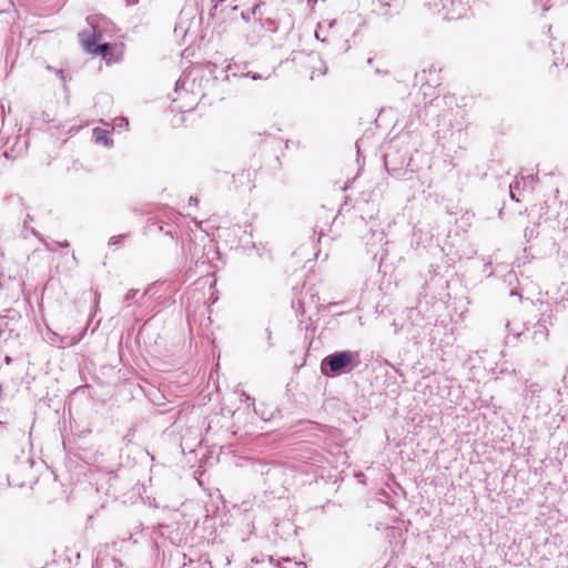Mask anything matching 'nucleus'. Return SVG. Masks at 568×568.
Returning <instances> with one entry per match:
<instances>
[{"label":"nucleus","mask_w":568,"mask_h":568,"mask_svg":"<svg viewBox=\"0 0 568 568\" xmlns=\"http://www.w3.org/2000/svg\"><path fill=\"white\" fill-rule=\"evenodd\" d=\"M361 364V356L355 351H342L327 355L321 364L324 375L348 373Z\"/></svg>","instance_id":"f257e3e1"},{"label":"nucleus","mask_w":568,"mask_h":568,"mask_svg":"<svg viewBox=\"0 0 568 568\" xmlns=\"http://www.w3.org/2000/svg\"><path fill=\"white\" fill-rule=\"evenodd\" d=\"M101 19L98 17H88V28L79 33L80 41L84 49L93 55H102L106 58V53L110 49L109 43L98 44V41L102 38L100 28Z\"/></svg>","instance_id":"f03ea898"},{"label":"nucleus","mask_w":568,"mask_h":568,"mask_svg":"<svg viewBox=\"0 0 568 568\" xmlns=\"http://www.w3.org/2000/svg\"><path fill=\"white\" fill-rule=\"evenodd\" d=\"M429 6L447 20L460 19L469 10L468 3L463 0H432Z\"/></svg>","instance_id":"7ed1b4c3"},{"label":"nucleus","mask_w":568,"mask_h":568,"mask_svg":"<svg viewBox=\"0 0 568 568\" xmlns=\"http://www.w3.org/2000/svg\"><path fill=\"white\" fill-rule=\"evenodd\" d=\"M531 338L536 344L545 343L548 339V328L544 321H539L534 326Z\"/></svg>","instance_id":"20e7f679"},{"label":"nucleus","mask_w":568,"mask_h":568,"mask_svg":"<svg viewBox=\"0 0 568 568\" xmlns=\"http://www.w3.org/2000/svg\"><path fill=\"white\" fill-rule=\"evenodd\" d=\"M247 568H281L278 562L272 557L261 558V559H252Z\"/></svg>","instance_id":"39448f33"},{"label":"nucleus","mask_w":568,"mask_h":568,"mask_svg":"<svg viewBox=\"0 0 568 568\" xmlns=\"http://www.w3.org/2000/svg\"><path fill=\"white\" fill-rule=\"evenodd\" d=\"M93 136L98 144H103L108 148L113 145V140L109 136V131L95 128L93 129Z\"/></svg>","instance_id":"423d86ee"},{"label":"nucleus","mask_w":568,"mask_h":568,"mask_svg":"<svg viewBox=\"0 0 568 568\" xmlns=\"http://www.w3.org/2000/svg\"><path fill=\"white\" fill-rule=\"evenodd\" d=\"M184 87H185V80L184 79H179L176 81V83H175V89H174V93L178 94L179 97L178 98H172L173 102H178L184 95L185 97L189 95V91Z\"/></svg>","instance_id":"0eeeda50"},{"label":"nucleus","mask_w":568,"mask_h":568,"mask_svg":"<svg viewBox=\"0 0 568 568\" xmlns=\"http://www.w3.org/2000/svg\"><path fill=\"white\" fill-rule=\"evenodd\" d=\"M7 282H12V284H16L17 286H19V283L17 282V278H16V274H12L11 272H9L6 275L3 272H1L0 273V287L8 286Z\"/></svg>","instance_id":"6e6552de"},{"label":"nucleus","mask_w":568,"mask_h":568,"mask_svg":"<svg viewBox=\"0 0 568 568\" xmlns=\"http://www.w3.org/2000/svg\"><path fill=\"white\" fill-rule=\"evenodd\" d=\"M245 75L250 77L252 80H265V79H268L271 77V73L264 75L262 73L247 72Z\"/></svg>","instance_id":"1a4fd4ad"},{"label":"nucleus","mask_w":568,"mask_h":568,"mask_svg":"<svg viewBox=\"0 0 568 568\" xmlns=\"http://www.w3.org/2000/svg\"><path fill=\"white\" fill-rule=\"evenodd\" d=\"M128 125H129V122L125 118H119V119L114 120L113 129L126 128Z\"/></svg>","instance_id":"9d476101"},{"label":"nucleus","mask_w":568,"mask_h":568,"mask_svg":"<svg viewBox=\"0 0 568 568\" xmlns=\"http://www.w3.org/2000/svg\"><path fill=\"white\" fill-rule=\"evenodd\" d=\"M196 100V97H193L192 98V101L190 103H181L178 105V108L181 110V111H187V110H191L193 108V104Z\"/></svg>","instance_id":"9b49d317"},{"label":"nucleus","mask_w":568,"mask_h":568,"mask_svg":"<svg viewBox=\"0 0 568 568\" xmlns=\"http://www.w3.org/2000/svg\"><path fill=\"white\" fill-rule=\"evenodd\" d=\"M139 293L138 290H130L125 296L124 301L128 303V305H131V301L135 297V295Z\"/></svg>","instance_id":"f8f14e48"},{"label":"nucleus","mask_w":568,"mask_h":568,"mask_svg":"<svg viewBox=\"0 0 568 568\" xmlns=\"http://www.w3.org/2000/svg\"><path fill=\"white\" fill-rule=\"evenodd\" d=\"M400 0H379L381 2V6L384 8V9H388L390 7V3L392 2H399ZM388 10H385L384 11V14H388Z\"/></svg>","instance_id":"ddd939ff"},{"label":"nucleus","mask_w":568,"mask_h":568,"mask_svg":"<svg viewBox=\"0 0 568 568\" xmlns=\"http://www.w3.org/2000/svg\"><path fill=\"white\" fill-rule=\"evenodd\" d=\"M12 4L11 0H0V13L8 10Z\"/></svg>","instance_id":"4468645a"},{"label":"nucleus","mask_w":568,"mask_h":568,"mask_svg":"<svg viewBox=\"0 0 568 568\" xmlns=\"http://www.w3.org/2000/svg\"><path fill=\"white\" fill-rule=\"evenodd\" d=\"M124 239V235H115V236H112L110 240H109V245H115L118 243L121 242V240Z\"/></svg>","instance_id":"2eb2a0df"},{"label":"nucleus","mask_w":568,"mask_h":568,"mask_svg":"<svg viewBox=\"0 0 568 568\" xmlns=\"http://www.w3.org/2000/svg\"><path fill=\"white\" fill-rule=\"evenodd\" d=\"M519 189V182L511 183L509 185V193H513V191Z\"/></svg>","instance_id":"dca6fc26"},{"label":"nucleus","mask_w":568,"mask_h":568,"mask_svg":"<svg viewBox=\"0 0 568 568\" xmlns=\"http://www.w3.org/2000/svg\"><path fill=\"white\" fill-rule=\"evenodd\" d=\"M189 203H190V204H194V205H196V204H197V199H196V197L191 196V197H190V200H189Z\"/></svg>","instance_id":"f3484780"},{"label":"nucleus","mask_w":568,"mask_h":568,"mask_svg":"<svg viewBox=\"0 0 568 568\" xmlns=\"http://www.w3.org/2000/svg\"><path fill=\"white\" fill-rule=\"evenodd\" d=\"M78 341H79V339H71L67 345H69V346H70V345H74V344H77V343H78Z\"/></svg>","instance_id":"a211bd4d"},{"label":"nucleus","mask_w":568,"mask_h":568,"mask_svg":"<svg viewBox=\"0 0 568 568\" xmlns=\"http://www.w3.org/2000/svg\"><path fill=\"white\" fill-rule=\"evenodd\" d=\"M241 16L244 20H248V16L246 13L242 12Z\"/></svg>","instance_id":"6ab92c4d"},{"label":"nucleus","mask_w":568,"mask_h":568,"mask_svg":"<svg viewBox=\"0 0 568 568\" xmlns=\"http://www.w3.org/2000/svg\"><path fill=\"white\" fill-rule=\"evenodd\" d=\"M510 197H511L513 200L517 201V202L519 201L518 199H516V196H515V192H514V191H513V193H510Z\"/></svg>","instance_id":"aec40b11"},{"label":"nucleus","mask_w":568,"mask_h":568,"mask_svg":"<svg viewBox=\"0 0 568 568\" xmlns=\"http://www.w3.org/2000/svg\"><path fill=\"white\" fill-rule=\"evenodd\" d=\"M57 74H58V75H60L61 78H63V71H62V70H59V71L57 72Z\"/></svg>","instance_id":"412c9836"},{"label":"nucleus","mask_w":568,"mask_h":568,"mask_svg":"<svg viewBox=\"0 0 568 568\" xmlns=\"http://www.w3.org/2000/svg\"><path fill=\"white\" fill-rule=\"evenodd\" d=\"M265 333L267 334V338L270 339L271 338V332L268 329H266Z\"/></svg>","instance_id":"4be33fe9"},{"label":"nucleus","mask_w":568,"mask_h":568,"mask_svg":"<svg viewBox=\"0 0 568 568\" xmlns=\"http://www.w3.org/2000/svg\"><path fill=\"white\" fill-rule=\"evenodd\" d=\"M373 63V59L372 58H368L367 59V64H372Z\"/></svg>","instance_id":"5701e85b"},{"label":"nucleus","mask_w":568,"mask_h":568,"mask_svg":"<svg viewBox=\"0 0 568 568\" xmlns=\"http://www.w3.org/2000/svg\"><path fill=\"white\" fill-rule=\"evenodd\" d=\"M258 9V6H254L253 8V13H255V11Z\"/></svg>","instance_id":"b1692460"},{"label":"nucleus","mask_w":568,"mask_h":568,"mask_svg":"<svg viewBox=\"0 0 568 568\" xmlns=\"http://www.w3.org/2000/svg\"><path fill=\"white\" fill-rule=\"evenodd\" d=\"M61 245H63V246H69V243H68V242H64V243H62Z\"/></svg>","instance_id":"393cba45"}]
</instances>
